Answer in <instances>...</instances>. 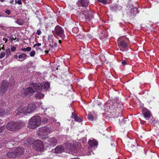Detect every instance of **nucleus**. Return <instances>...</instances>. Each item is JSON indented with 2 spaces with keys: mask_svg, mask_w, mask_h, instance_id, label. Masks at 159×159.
<instances>
[{
  "mask_svg": "<svg viewBox=\"0 0 159 159\" xmlns=\"http://www.w3.org/2000/svg\"><path fill=\"white\" fill-rule=\"evenodd\" d=\"M35 105L33 103L27 106H21L16 111V115L19 116L21 114H26L33 112L36 109Z\"/></svg>",
  "mask_w": 159,
  "mask_h": 159,
  "instance_id": "f257e3e1",
  "label": "nucleus"
},
{
  "mask_svg": "<svg viewBox=\"0 0 159 159\" xmlns=\"http://www.w3.org/2000/svg\"><path fill=\"white\" fill-rule=\"evenodd\" d=\"M41 124V119L39 116H34L30 118L28 123L29 128L33 129L39 126Z\"/></svg>",
  "mask_w": 159,
  "mask_h": 159,
  "instance_id": "f03ea898",
  "label": "nucleus"
},
{
  "mask_svg": "<svg viewBox=\"0 0 159 159\" xmlns=\"http://www.w3.org/2000/svg\"><path fill=\"white\" fill-rule=\"evenodd\" d=\"M25 124L22 122H16L14 121L9 122L7 125V128L10 131L18 129L23 126Z\"/></svg>",
  "mask_w": 159,
  "mask_h": 159,
  "instance_id": "7ed1b4c3",
  "label": "nucleus"
},
{
  "mask_svg": "<svg viewBox=\"0 0 159 159\" xmlns=\"http://www.w3.org/2000/svg\"><path fill=\"white\" fill-rule=\"evenodd\" d=\"M51 132V129L47 126L41 127L39 129L38 136L41 139L45 140L48 138V135Z\"/></svg>",
  "mask_w": 159,
  "mask_h": 159,
  "instance_id": "20e7f679",
  "label": "nucleus"
},
{
  "mask_svg": "<svg viewBox=\"0 0 159 159\" xmlns=\"http://www.w3.org/2000/svg\"><path fill=\"white\" fill-rule=\"evenodd\" d=\"M34 85V88L38 91H46L48 90L50 87V84L48 82L42 83L40 85L36 84H35Z\"/></svg>",
  "mask_w": 159,
  "mask_h": 159,
  "instance_id": "39448f33",
  "label": "nucleus"
},
{
  "mask_svg": "<svg viewBox=\"0 0 159 159\" xmlns=\"http://www.w3.org/2000/svg\"><path fill=\"white\" fill-rule=\"evenodd\" d=\"M34 84H33V85H31V87H28L25 89L23 94V96H30L34 94L35 92L38 91L36 90L34 88Z\"/></svg>",
  "mask_w": 159,
  "mask_h": 159,
  "instance_id": "423d86ee",
  "label": "nucleus"
},
{
  "mask_svg": "<svg viewBox=\"0 0 159 159\" xmlns=\"http://www.w3.org/2000/svg\"><path fill=\"white\" fill-rule=\"evenodd\" d=\"M54 33L62 39L65 37L64 30L59 25H57L56 26L54 29Z\"/></svg>",
  "mask_w": 159,
  "mask_h": 159,
  "instance_id": "0eeeda50",
  "label": "nucleus"
},
{
  "mask_svg": "<svg viewBox=\"0 0 159 159\" xmlns=\"http://www.w3.org/2000/svg\"><path fill=\"white\" fill-rule=\"evenodd\" d=\"M65 145V148L66 150V152L69 153H72L73 154H74V153L76 152L75 146L73 145H72L70 143H66Z\"/></svg>",
  "mask_w": 159,
  "mask_h": 159,
  "instance_id": "6e6552de",
  "label": "nucleus"
},
{
  "mask_svg": "<svg viewBox=\"0 0 159 159\" xmlns=\"http://www.w3.org/2000/svg\"><path fill=\"white\" fill-rule=\"evenodd\" d=\"M8 83L6 81H2L0 83V92L3 95L6 92L8 87Z\"/></svg>",
  "mask_w": 159,
  "mask_h": 159,
  "instance_id": "1a4fd4ad",
  "label": "nucleus"
},
{
  "mask_svg": "<svg viewBox=\"0 0 159 159\" xmlns=\"http://www.w3.org/2000/svg\"><path fill=\"white\" fill-rule=\"evenodd\" d=\"M77 11L80 12V13L84 14L85 16V19H89V20H92L93 19V15L91 12H88L87 11H81L80 8Z\"/></svg>",
  "mask_w": 159,
  "mask_h": 159,
  "instance_id": "9d476101",
  "label": "nucleus"
},
{
  "mask_svg": "<svg viewBox=\"0 0 159 159\" xmlns=\"http://www.w3.org/2000/svg\"><path fill=\"white\" fill-rule=\"evenodd\" d=\"M142 112L144 118L146 120H148L152 116L151 112L146 108H144L143 109Z\"/></svg>",
  "mask_w": 159,
  "mask_h": 159,
  "instance_id": "9b49d317",
  "label": "nucleus"
},
{
  "mask_svg": "<svg viewBox=\"0 0 159 159\" xmlns=\"http://www.w3.org/2000/svg\"><path fill=\"white\" fill-rule=\"evenodd\" d=\"M34 144L37 146V147L40 148V150H42L44 148L43 143L40 140H36L34 142Z\"/></svg>",
  "mask_w": 159,
  "mask_h": 159,
  "instance_id": "f8f14e48",
  "label": "nucleus"
},
{
  "mask_svg": "<svg viewBox=\"0 0 159 159\" xmlns=\"http://www.w3.org/2000/svg\"><path fill=\"white\" fill-rule=\"evenodd\" d=\"M118 46L120 48V50L121 51H124V50H122L121 49L125 48L126 50V48L128 47V44L126 41L122 40L120 42Z\"/></svg>",
  "mask_w": 159,
  "mask_h": 159,
  "instance_id": "ddd939ff",
  "label": "nucleus"
},
{
  "mask_svg": "<svg viewBox=\"0 0 159 159\" xmlns=\"http://www.w3.org/2000/svg\"><path fill=\"white\" fill-rule=\"evenodd\" d=\"M24 151L23 148L22 147L17 148L15 149V152L17 154V157L23 154Z\"/></svg>",
  "mask_w": 159,
  "mask_h": 159,
  "instance_id": "4468645a",
  "label": "nucleus"
},
{
  "mask_svg": "<svg viewBox=\"0 0 159 159\" xmlns=\"http://www.w3.org/2000/svg\"><path fill=\"white\" fill-rule=\"evenodd\" d=\"M48 142L49 145L55 146L57 143V140L55 138L52 137L48 139Z\"/></svg>",
  "mask_w": 159,
  "mask_h": 159,
  "instance_id": "2eb2a0df",
  "label": "nucleus"
},
{
  "mask_svg": "<svg viewBox=\"0 0 159 159\" xmlns=\"http://www.w3.org/2000/svg\"><path fill=\"white\" fill-rule=\"evenodd\" d=\"M89 146L95 148L96 147L98 144V143L95 140L93 139L92 140L90 139L88 142Z\"/></svg>",
  "mask_w": 159,
  "mask_h": 159,
  "instance_id": "dca6fc26",
  "label": "nucleus"
},
{
  "mask_svg": "<svg viewBox=\"0 0 159 159\" xmlns=\"http://www.w3.org/2000/svg\"><path fill=\"white\" fill-rule=\"evenodd\" d=\"M65 149L61 145L57 146L55 149V152L57 153H60L62 152Z\"/></svg>",
  "mask_w": 159,
  "mask_h": 159,
  "instance_id": "f3484780",
  "label": "nucleus"
},
{
  "mask_svg": "<svg viewBox=\"0 0 159 159\" xmlns=\"http://www.w3.org/2000/svg\"><path fill=\"white\" fill-rule=\"evenodd\" d=\"M78 2L82 7H87L89 5V2L88 0H79Z\"/></svg>",
  "mask_w": 159,
  "mask_h": 159,
  "instance_id": "a211bd4d",
  "label": "nucleus"
},
{
  "mask_svg": "<svg viewBox=\"0 0 159 159\" xmlns=\"http://www.w3.org/2000/svg\"><path fill=\"white\" fill-rule=\"evenodd\" d=\"M107 103L108 105H109L108 107L109 109L112 110L116 108V105L117 104V103L116 102L114 103L112 101H111L109 104L108 103Z\"/></svg>",
  "mask_w": 159,
  "mask_h": 159,
  "instance_id": "6ab92c4d",
  "label": "nucleus"
},
{
  "mask_svg": "<svg viewBox=\"0 0 159 159\" xmlns=\"http://www.w3.org/2000/svg\"><path fill=\"white\" fill-rule=\"evenodd\" d=\"M72 118L74 119L76 121L80 122L82 120V119L78 117L76 114L74 113H72Z\"/></svg>",
  "mask_w": 159,
  "mask_h": 159,
  "instance_id": "aec40b11",
  "label": "nucleus"
},
{
  "mask_svg": "<svg viewBox=\"0 0 159 159\" xmlns=\"http://www.w3.org/2000/svg\"><path fill=\"white\" fill-rule=\"evenodd\" d=\"M7 155L9 158H11L17 157V155L15 152V151L13 152H8L7 154Z\"/></svg>",
  "mask_w": 159,
  "mask_h": 159,
  "instance_id": "412c9836",
  "label": "nucleus"
},
{
  "mask_svg": "<svg viewBox=\"0 0 159 159\" xmlns=\"http://www.w3.org/2000/svg\"><path fill=\"white\" fill-rule=\"evenodd\" d=\"M44 94L42 93L39 92L36 93L35 95V97L37 99H41L43 98Z\"/></svg>",
  "mask_w": 159,
  "mask_h": 159,
  "instance_id": "4be33fe9",
  "label": "nucleus"
},
{
  "mask_svg": "<svg viewBox=\"0 0 159 159\" xmlns=\"http://www.w3.org/2000/svg\"><path fill=\"white\" fill-rule=\"evenodd\" d=\"M27 55L25 53H22L19 55L18 57L20 59H22L23 60L26 58Z\"/></svg>",
  "mask_w": 159,
  "mask_h": 159,
  "instance_id": "5701e85b",
  "label": "nucleus"
},
{
  "mask_svg": "<svg viewBox=\"0 0 159 159\" xmlns=\"http://www.w3.org/2000/svg\"><path fill=\"white\" fill-rule=\"evenodd\" d=\"M117 103V104L116 105V108H121L123 107V104L121 102L118 101V102H116Z\"/></svg>",
  "mask_w": 159,
  "mask_h": 159,
  "instance_id": "b1692460",
  "label": "nucleus"
},
{
  "mask_svg": "<svg viewBox=\"0 0 159 159\" xmlns=\"http://www.w3.org/2000/svg\"><path fill=\"white\" fill-rule=\"evenodd\" d=\"M31 49L30 47H27L26 48H22L21 49V50L23 52H25L26 51L29 52L31 51Z\"/></svg>",
  "mask_w": 159,
  "mask_h": 159,
  "instance_id": "393cba45",
  "label": "nucleus"
},
{
  "mask_svg": "<svg viewBox=\"0 0 159 159\" xmlns=\"http://www.w3.org/2000/svg\"><path fill=\"white\" fill-rule=\"evenodd\" d=\"M88 117L89 119L90 120H93L94 118V117L93 116V115L91 113H90L89 114Z\"/></svg>",
  "mask_w": 159,
  "mask_h": 159,
  "instance_id": "a878e982",
  "label": "nucleus"
},
{
  "mask_svg": "<svg viewBox=\"0 0 159 159\" xmlns=\"http://www.w3.org/2000/svg\"><path fill=\"white\" fill-rule=\"evenodd\" d=\"M16 23L19 25H21L23 24V21L21 19H17V20L16 21Z\"/></svg>",
  "mask_w": 159,
  "mask_h": 159,
  "instance_id": "bb28decb",
  "label": "nucleus"
},
{
  "mask_svg": "<svg viewBox=\"0 0 159 159\" xmlns=\"http://www.w3.org/2000/svg\"><path fill=\"white\" fill-rule=\"evenodd\" d=\"M11 50L10 48L7 49L6 52V57H8L11 53Z\"/></svg>",
  "mask_w": 159,
  "mask_h": 159,
  "instance_id": "cd10ccee",
  "label": "nucleus"
},
{
  "mask_svg": "<svg viewBox=\"0 0 159 159\" xmlns=\"http://www.w3.org/2000/svg\"><path fill=\"white\" fill-rule=\"evenodd\" d=\"M77 38L78 39H84L85 38V36L84 34H80L78 35L77 36Z\"/></svg>",
  "mask_w": 159,
  "mask_h": 159,
  "instance_id": "c85d7f7f",
  "label": "nucleus"
},
{
  "mask_svg": "<svg viewBox=\"0 0 159 159\" xmlns=\"http://www.w3.org/2000/svg\"><path fill=\"white\" fill-rule=\"evenodd\" d=\"M6 54L5 52H2L0 54V59L3 58Z\"/></svg>",
  "mask_w": 159,
  "mask_h": 159,
  "instance_id": "c756f323",
  "label": "nucleus"
},
{
  "mask_svg": "<svg viewBox=\"0 0 159 159\" xmlns=\"http://www.w3.org/2000/svg\"><path fill=\"white\" fill-rule=\"evenodd\" d=\"M35 53L34 51H32L30 52V55L31 57H33L35 55Z\"/></svg>",
  "mask_w": 159,
  "mask_h": 159,
  "instance_id": "7c9ffc66",
  "label": "nucleus"
},
{
  "mask_svg": "<svg viewBox=\"0 0 159 159\" xmlns=\"http://www.w3.org/2000/svg\"><path fill=\"white\" fill-rule=\"evenodd\" d=\"M27 142L29 144H30L33 143L32 139H29L27 140Z\"/></svg>",
  "mask_w": 159,
  "mask_h": 159,
  "instance_id": "2f4dec72",
  "label": "nucleus"
},
{
  "mask_svg": "<svg viewBox=\"0 0 159 159\" xmlns=\"http://www.w3.org/2000/svg\"><path fill=\"white\" fill-rule=\"evenodd\" d=\"M41 107V108L42 109L44 110V112H45L46 110H47L48 109V108L46 107L43 105Z\"/></svg>",
  "mask_w": 159,
  "mask_h": 159,
  "instance_id": "473e14b6",
  "label": "nucleus"
},
{
  "mask_svg": "<svg viewBox=\"0 0 159 159\" xmlns=\"http://www.w3.org/2000/svg\"><path fill=\"white\" fill-rule=\"evenodd\" d=\"M120 118H121V119H119V122L120 123H124V120L123 118H122V117H121Z\"/></svg>",
  "mask_w": 159,
  "mask_h": 159,
  "instance_id": "72a5a7b5",
  "label": "nucleus"
},
{
  "mask_svg": "<svg viewBox=\"0 0 159 159\" xmlns=\"http://www.w3.org/2000/svg\"><path fill=\"white\" fill-rule=\"evenodd\" d=\"M41 43H38L37 44H35L34 46H33V47H35L36 46H40L41 45Z\"/></svg>",
  "mask_w": 159,
  "mask_h": 159,
  "instance_id": "f704fd0d",
  "label": "nucleus"
},
{
  "mask_svg": "<svg viewBox=\"0 0 159 159\" xmlns=\"http://www.w3.org/2000/svg\"><path fill=\"white\" fill-rule=\"evenodd\" d=\"M41 32L40 30H38L36 32V34L38 35L41 34Z\"/></svg>",
  "mask_w": 159,
  "mask_h": 159,
  "instance_id": "c9c22d12",
  "label": "nucleus"
},
{
  "mask_svg": "<svg viewBox=\"0 0 159 159\" xmlns=\"http://www.w3.org/2000/svg\"><path fill=\"white\" fill-rule=\"evenodd\" d=\"M16 49V47H13L11 48V50L12 52H14Z\"/></svg>",
  "mask_w": 159,
  "mask_h": 159,
  "instance_id": "e433bc0d",
  "label": "nucleus"
},
{
  "mask_svg": "<svg viewBox=\"0 0 159 159\" xmlns=\"http://www.w3.org/2000/svg\"><path fill=\"white\" fill-rule=\"evenodd\" d=\"M48 119L47 118H45L44 119L43 121L44 122V123H46L47 121H48Z\"/></svg>",
  "mask_w": 159,
  "mask_h": 159,
  "instance_id": "4c0bfd02",
  "label": "nucleus"
},
{
  "mask_svg": "<svg viewBox=\"0 0 159 159\" xmlns=\"http://www.w3.org/2000/svg\"><path fill=\"white\" fill-rule=\"evenodd\" d=\"M5 13L8 15H10V10H7L5 11Z\"/></svg>",
  "mask_w": 159,
  "mask_h": 159,
  "instance_id": "58836bf2",
  "label": "nucleus"
},
{
  "mask_svg": "<svg viewBox=\"0 0 159 159\" xmlns=\"http://www.w3.org/2000/svg\"><path fill=\"white\" fill-rule=\"evenodd\" d=\"M150 122L151 124H154L157 122L156 120L154 119L153 120L152 122L150 121Z\"/></svg>",
  "mask_w": 159,
  "mask_h": 159,
  "instance_id": "ea45409f",
  "label": "nucleus"
},
{
  "mask_svg": "<svg viewBox=\"0 0 159 159\" xmlns=\"http://www.w3.org/2000/svg\"><path fill=\"white\" fill-rule=\"evenodd\" d=\"M4 128L3 127H0V133H1L3 130Z\"/></svg>",
  "mask_w": 159,
  "mask_h": 159,
  "instance_id": "a19ab883",
  "label": "nucleus"
},
{
  "mask_svg": "<svg viewBox=\"0 0 159 159\" xmlns=\"http://www.w3.org/2000/svg\"><path fill=\"white\" fill-rule=\"evenodd\" d=\"M17 3L19 5H21L22 3L21 0H18L17 1Z\"/></svg>",
  "mask_w": 159,
  "mask_h": 159,
  "instance_id": "79ce46f5",
  "label": "nucleus"
},
{
  "mask_svg": "<svg viewBox=\"0 0 159 159\" xmlns=\"http://www.w3.org/2000/svg\"><path fill=\"white\" fill-rule=\"evenodd\" d=\"M122 64L123 65L125 66L126 64V62L125 61H123L122 62Z\"/></svg>",
  "mask_w": 159,
  "mask_h": 159,
  "instance_id": "37998d69",
  "label": "nucleus"
},
{
  "mask_svg": "<svg viewBox=\"0 0 159 159\" xmlns=\"http://www.w3.org/2000/svg\"><path fill=\"white\" fill-rule=\"evenodd\" d=\"M2 110L0 108V116H1L2 114Z\"/></svg>",
  "mask_w": 159,
  "mask_h": 159,
  "instance_id": "c03bdc74",
  "label": "nucleus"
},
{
  "mask_svg": "<svg viewBox=\"0 0 159 159\" xmlns=\"http://www.w3.org/2000/svg\"><path fill=\"white\" fill-rule=\"evenodd\" d=\"M36 49L37 50H39L40 51H41L42 50V49H41L40 48H38V47L36 48Z\"/></svg>",
  "mask_w": 159,
  "mask_h": 159,
  "instance_id": "a18cd8bd",
  "label": "nucleus"
},
{
  "mask_svg": "<svg viewBox=\"0 0 159 159\" xmlns=\"http://www.w3.org/2000/svg\"><path fill=\"white\" fill-rule=\"evenodd\" d=\"M14 58H16V59H17L18 58V56L16 55H14Z\"/></svg>",
  "mask_w": 159,
  "mask_h": 159,
  "instance_id": "49530a36",
  "label": "nucleus"
},
{
  "mask_svg": "<svg viewBox=\"0 0 159 159\" xmlns=\"http://www.w3.org/2000/svg\"><path fill=\"white\" fill-rule=\"evenodd\" d=\"M133 10H135L136 11H137V8L136 7H135V8H134L133 9ZM133 10V9H132V10H131V11H132V10Z\"/></svg>",
  "mask_w": 159,
  "mask_h": 159,
  "instance_id": "de8ad7c7",
  "label": "nucleus"
},
{
  "mask_svg": "<svg viewBox=\"0 0 159 159\" xmlns=\"http://www.w3.org/2000/svg\"><path fill=\"white\" fill-rule=\"evenodd\" d=\"M3 40H4V41H5V42L6 43L7 41V39H6V38H3Z\"/></svg>",
  "mask_w": 159,
  "mask_h": 159,
  "instance_id": "09e8293b",
  "label": "nucleus"
},
{
  "mask_svg": "<svg viewBox=\"0 0 159 159\" xmlns=\"http://www.w3.org/2000/svg\"><path fill=\"white\" fill-rule=\"evenodd\" d=\"M13 2H14V0H11L10 1V3L12 4Z\"/></svg>",
  "mask_w": 159,
  "mask_h": 159,
  "instance_id": "8fccbe9b",
  "label": "nucleus"
},
{
  "mask_svg": "<svg viewBox=\"0 0 159 159\" xmlns=\"http://www.w3.org/2000/svg\"><path fill=\"white\" fill-rule=\"evenodd\" d=\"M11 41H12L14 40V39L13 37H11Z\"/></svg>",
  "mask_w": 159,
  "mask_h": 159,
  "instance_id": "3c124183",
  "label": "nucleus"
},
{
  "mask_svg": "<svg viewBox=\"0 0 159 159\" xmlns=\"http://www.w3.org/2000/svg\"><path fill=\"white\" fill-rule=\"evenodd\" d=\"M91 154V152H90L89 153H88L87 154V155H90Z\"/></svg>",
  "mask_w": 159,
  "mask_h": 159,
  "instance_id": "603ef678",
  "label": "nucleus"
},
{
  "mask_svg": "<svg viewBox=\"0 0 159 159\" xmlns=\"http://www.w3.org/2000/svg\"><path fill=\"white\" fill-rule=\"evenodd\" d=\"M45 52L46 53H48V50H45Z\"/></svg>",
  "mask_w": 159,
  "mask_h": 159,
  "instance_id": "864d4df0",
  "label": "nucleus"
},
{
  "mask_svg": "<svg viewBox=\"0 0 159 159\" xmlns=\"http://www.w3.org/2000/svg\"><path fill=\"white\" fill-rule=\"evenodd\" d=\"M2 124V120L0 119V125Z\"/></svg>",
  "mask_w": 159,
  "mask_h": 159,
  "instance_id": "5fc2aeb1",
  "label": "nucleus"
},
{
  "mask_svg": "<svg viewBox=\"0 0 159 159\" xmlns=\"http://www.w3.org/2000/svg\"><path fill=\"white\" fill-rule=\"evenodd\" d=\"M59 43H61V40H59Z\"/></svg>",
  "mask_w": 159,
  "mask_h": 159,
  "instance_id": "6e6d98bb",
  "label": "nucleus"
},
{
  "mask_svg": "<svg viewBox=\"0 0 159 159\" xmlns=\"http://www.w3.org/2000/svg\"><path fill=\"white\" fill-rule=\"evenodd\" d=\"M4 0H0V1H1V2H3L4 1Z\"/></svg>",
  "mask_w": 159,
  "mask_h": 159,
  "instance_id": "4d7b16f0",
  "label": "nucleus"
},
{
  "mask_svg": "<svg viewBox=\"0 0 159 159\" xmlns=\"http://www.w3.org/2000/svg\"><path fill=\"white\" fill-rule=\"evenodd\" d=\"M17 1L16 0H15V4L17 3Z\"/></svg>",
  "mask_w": 159,
  "mask_h": 159,
  "instance_id": "13d9d810",
  "label": "nucleus"
},
{
  "mask_svg": "<svg viewBox=\"0 0 159 159\" xmlns=\"http://www.w3.org/2000/svg\"><path fill=\"white\" fill-rule=\"evenodd\" d=\"M1 48V49H2V50H4V48L3 47H2Z\"/></svg>",
  "mask_w": 159,
  "mask_h": 159,
  "instance_id": "bf43d9fd",
  "label": "nucleus"
},
{
  "mask_svg": "<svg viewBox=\"0 0 159 159\" xmlns=\"http://www.w3.org/2000/svg\"><path fill=\"white\" fill-rule=\"evenodd\" d=\"M2 16H3L2 14H0V17H2Z\"/></svg>",
  "mask_w": 159,
  "mask_h": 159,
  "instance_id": "052dcab7",
  "label": "nucleus"
},
{
  "mask_svg": "<svg viewBox=\"0 0 159 159\" xmlns=\"http://www.w3.org/2000/svg\"><path fill=\"white\" fill-rule=\"evenodd\" d=\"M75 158V159H80L79 158H78V157H77L76 158Z\"/></svg>",
  "mask_w": 159,
  "mask_h": 159,
  "instance_id": "680f3d73",
  "label": "nucleus"
},
{
  "mask_svg": "<svg viewBox=\"0 0 159 159\" xmlns=\"http://www.w3.org/2000/svg\"><path fill=\"white\" fill-rule=\"evenodd\" d=\"M115 7H117V6L116 5V6H115Z\"/></svg>",
  "mask_w": 159,
  "mask_h": 159,
  "instance_id": "e2e57ef3",
  "label": "nucleus"
},
{
  "mask_svg": "<svg viewBox=\"0 0 159 159\" xmlns=\"http://www.w3.org/2000/svg\"><path fill=\"white\" fill-rule=\"evenodd\" d=\"M102 57H104V56H102Z\"/></svg>",
  "mask_w": 159,
  "mask_h": 159,
  "instance_id": "0e129e2a",
  "label": "nucleus"
}]
</instances>
